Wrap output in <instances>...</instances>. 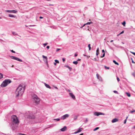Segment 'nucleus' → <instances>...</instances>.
I'll list each match as a JSON object with an SVG mask.
<instances>
[{
  "label": "nucleus",
  "instance_id": "obj_62",
  "mask_svg": "<svg viewBox=\"0 0 135 135\" xmlns=\"http://www.w3.org/2000/svg\"><path fill=\"white\" fill-rule=\"evenodd\" d=\"M39 122V121H36V123H38V122Z\"/></svg>",
  "mask_w": 135,
  "mask_h": 135
},
{
  "label": "nucleus",
  "instance_id": "obj_55",
  "mask_svg": "<svg viewBox=\"0 0 135 135\" xmlns=\"http://www.w3.org/2000/svg\"><path fill=\"white\" fill-rule=\"evenodd\" d=\"M54 65H56V63L55 62H54Z\"/></svg>",
  "mask_w": 135,
  "mask_h": 135
},
{
  "label": "nucleus",
  "instance_id": "obj_52",
  "mask_svg": "<svg viewBox=\"0 0 135 135\" xmlns=\"http://www.w3.org/2000/svg\"><path fill=\"white\" fill-rule=\"evenodd\" d=\"M39 18H40V19H42V18H43V17H42V16H40V17H39Z\"/></svg>",
  "mask_w": 135,
  "mask_h": 135
},
{
  "label": "nucleus",
  "instance_id": "obj_11",
  "mask_svg": "<svg viewBox=\"0 0 135 135\" xmlns=\"http://www.w3.org/2000/svg\"><path fill=\"white\" fill-rule=\"evenodd\" d=\"M17 126L16 124L13 123L12 125V128L13 130H14L16 129Z\"/></svg>",
  "mask_w": 135,
  "mask_h": 135
},
{
  "label": "nucleus",
  "instance_id": "obj_28",
  "mask_svg": "<svg viewBox=\"0 0 135 135\" xmlns=\"http://www.w3.org/2000/svg\"><path fill=\"white\" fill-rule=\"evenodd\" d=\"M104 67L106 69H109V67H107L106 66H104Z\"/></svg>",
  "mask_w": 135,
  "mask_h": 135
},
{
  "label": "nucleus",
  "instance_id": "obj_25",
  "mask_svg": "<svg viewBox=\"0 0 135 135\" xmlns=\"http://www.w3.org/2000/svg\"><path fill=\"white\" fill-rule=\"evenodd\" d=\"M16 60H17L18 61H20V62L22 61V60L21 59L17 57Z\"/></svg>",
  "mask_w": 135,
  "mask_h": 135
},
{
  "label": "nucleus",
  "instance_id": "obj_6",
  "mask_svg": "<svg viewBox=\"0 0 135 135\" xmlns=\"http://www.w3.org/2000/svg\"><path fill=\"white\" fill-rule=\"evenodd\" d=\"M69 116V115L68 114H65L62 116L61 118V119H62L63 120H64L65 119H66V118L68 117Z\"/></svg>",
  "mask_w": 135,
  "mask_h": 135
},
{
  "label": "nucleus",
  "instance_id": "obj_17",
  "mask_svg": "<svg viewBox=\"0 0 135 135\" xmlns=\"http://www.w3.org/2000/svg\"><path fill=\"white\" fill-rule=\"evenodd\" d=\"M93 23V22H88L86 24H84L82 27L84 26H85V25H89L91 23Z\"/></svg>",
  "mask_w": 135,
  "mask_h": 135
},
{
  "label": "nucleus",
  "instance_id": "obj_21",
  "mask_svg": "<svg viewBox=\"0 0 135 135\" xmlns=\"http://www.w3.org/2000/svg\"><path fill=\"white\" fill-rule=\"evenodd\" d=\"M17 57H16L15 56H11V58L12 59H14V60H16V59Z\"/></svg>",
  "mask_w": 135,
  "mask_h": 135
},
{
  "label": "nucleus",
  "instance_id": "obj_13",
  "mask_svg": "<svg viewBox=\"0 0 135 135\" xmlns=\"http://www.w3.org/2000/svg\"><path fill=\"white\" fill-rule=\"evenodd\" d=\"M118 121V119L116 118L113 119L112 121V123H114L117 122Z\"/></svg>",
  "mask_w": 135,
  "mask_h": 135
},
{
  "label": "nucleus",
  "instance_id": "obj_14",
  "mask_svg": "<svg viewBox=\"0 0 135 135\" xmlns=\"http://www.w3.org/2000/svg\"><path fill=\"white\" fill-rule=\"evenodd\" d=\"M66 126H65L63 128H62L61 129V131L63 132L64 131L66 130Z\"/></svg>",
  "mask_w": 135,
  "mask_h": 135
},
{
  "label": "nucleus",
  "instance_id": "obj_58",
  "mask_svg": "<svg viewBox=\"0 0 135 135\" xmlns=\"http://www.w3.org/2000/svg\"><path fill=\"white\" fill-rule=\"evenodd\" d=\"M113 40H111L110 41V42H113Z\"/></svg>",
  "mask_w": 135,
  "mask_h": 135
},
{
  "label": "nucleus",
  "instance_id": "obj_24",
  "mask_svg": "<svg viewBox=\"0 0 135 135\" xmlns=\"http://www.w3.org/2000/svg\"><path fill=\"white\" fill-rule=\"evenodd\" d=\"M113 62L116 65H119V64L115 60H113Z\"/></svg>",
  "mask_w": 135,
  "mask_h": 135
},
{
  "label": "nucleus",
  "instance_id": "obj_36",
  "mask_svg": "<svg viewBox=\"0 0 135 135\" xmlns=\"http://www.w3.org/2000/svg\"><path fill=\"white\" fill-rule=\"evenodd\" d=\"M131 59L132 60V63H135V62H134L133 60V59L132 58H131Z\"/></svg>",
  "mask_w": 135,
  "mask_h": 135
},
{
  "label": "nucleus",
  "instance_id": "obj_57",
  "mask_svg": "<svg viewBox=\"0 0 135 135\" xmlns=\"http://www.w3.org/2000/svg\"><path fill=\"white\" fill-rule=\"evenodd\" d=\"M1 135H6L2 133L1 134Z\"/></svg>",
  "mask_w": 135,
  "mask_h": 135
},
{
  "label": "nucleus",
  "instance_id": "obj_29",
  "mask_svg": "<svg viewBox=\"0 0 135 135\" xmlns=\"http://www.w3.org/2000/svg\"><path fill=\"white\" fill-rule=\"evenodd\" d=\"M73 63L75 64L76 65L78 63V62L77 61H74L73 62Z\"/></svg>",
  "mask_w": 135,
  "mask_h": 135
},
{
  "label": "nucleus",
  "instance_id": "obj_34",
  "mask_svg": "<svg viewBox=\"0 0 135 135\" xmlns=\"http://www.w3.org/2000/svg\"><path fill=\"white\" fill-rule=\"evenodd\" d=\"M55 62H56V63H59V61L57 60H55Z\"/></svg>",
  "mask_w": 135,
  "mask_h": 135
},
{
  "label": "nucleus",
  "instance_id": "obj_4",
  "mask_svg": "<svg viewBox=\"0 0 135 135\" xmlns=\"http://www.w3.org/2000/svg\"><path fill=\"white\" fill-rule=\"evenodd\" d=\"M11 120L15 124L19 122L18 118L16 115H13L11 117Z\"/></svg>",
  "mask_w": 135,
  "mask_h": 135
},
{
  "label": "nucleus",
  "instance_id": "obj_10",
  "mask_svg": "<svg viewBox=\"0 0 135 135\" xmlns=\"http://www.w3.org/2000/svg\"><path fill=\"white\" fill-rule=\"evenodd\" d=\"M94 114L97 116H98L100 115H104L105 114L101 112H96L94 113Z\"/></svg>",
  "mask_w": 135,
  "mask_h": 135
},
{
  "label": "nucleus",
  "instance_id": "obj_3",
  "mask_svg": "<svg viewBox=\"0 0 135 135\" xmlns=\"http://www.w3.org/2000/svg\"><path fill=\"white\" fill-rule=\"evenodd\" d=\"M11 82V80L9 79H6L1 84V86L2 87H6Z\"/></svg>",
  "mask_w": 135,
  "mask_h": 135
},
{
  "label": "nucleus",
  "instance_id": "obj_51",
  "mask_svg": "<svg viewBox=\"0 0 135 135\" xmlns=\"http://www.w3.org/2000/svg\"><path fill=\"white\" fill-rule=\"evenodd\" d=\"M54 88L56 89H58V88H57V87L56 86H54Z\"/></svg>",
  "mask_w": 135,
  "mask_h": 135
},
{
  "label": "nucleus",
  "instance_id": "obj_60",
  "mask_svg": "<svg viewBox=\"0 0 135 135\" xmlns=\"http://www.w3.org/2000/svg\"><path fill=\"white\" fill-rule=\"evenodd\" d=\"M84 56H86V55L85 54H84L83 55Z\"/></svg>",
  "mask_w": 135,
  "mask_h": 135
},
{
  "label": "nucleus",
  "instance_id": "obj_20",
  "mask_svg": "<svg viewBox=\"0 0 135 135\" xmlns=\"http://www.w3.org/2000/svg\"><path fill=\"white\" fill-rule=\"evenodd\" d=\"M17 57H16L15 56H11V58L12 59H14V60H16V59Z\"/></svg>",
  "mask_w": 135,
  "mask_h": 135
},
{
  "label": "nucleus",
  "instance_id": "obj_56",
  "mask_svg": "<svg viewBox=\"0 0 135 135\" xmlns=\"http://www.w3.org/2000/svg\"><path fill=\"white\" fill-rule=\"evenodd\" d=\"M67 91H68V92H70V90L69 89H68L67 90Z\"/></svg>",
  "mask_w": 135,
  "mask_h": 135
},
{
  "label": "nucleus",
  "instance_id": "obj_18",
  "mask_svg": "<svg viewBox=\"0 0 135 135\" xmlns=\"http://www.w3.org/2000/svg\"><path fill=\"white\" fill-rule=\"evenodd\" d=\"M64 66H65V67L68 68L70 71L72 69V68H71L69 66H68L66 65H65Z\"/></svg>",
  "mask_w": 135,
  "mask_h": 135
},
{
  "label": "nucleus",
  "instance_id": "obj_40",
  "mask_svg": "<svg viewBox=\"0 0 135 135\" xmlns=\"http://www.w3.org/2000/svg\"><path fill=\"white\" fill-rule=\"evenodd\" d=\"M105 53H104L103 54V55L101 57H104L105 56Z\"/></svg>",
  "mask_w": 135,
  "mask_h": 135
},
{
  "label": "nucleus",
  "instance_id": "obj_5",
  "mask_svg": "<svg viewBox=\"0 0 135 135\" xmlns=\"http://www.w3.org/2000/svg\"><path fill=\"white\" fill-rule=\"evenodd\" d=\"M33 99L35 101L36 103H38L40 102V99L36 95H33Z\"/></svg>",
  "mask_w": 135,
  "mask_h": 135
},
{
  "label": "nucleus",
  "instance_id": "obj_26",
  "mask_svg": "<svg viewBox=\"0 0 135 135\" xmlns=\"http://www.w3.org/2000/svg\"><path fill=\"white\" fill-rule=\"evenodd\" d=\"M126 93L127 95V96L128 97H130L131 96V94L130 93H129L126 92Z\"/></svg>",
  "mask_w": 135,
  "mask_h": 135
},
{
  "label": "nucleus",
  "instance_id": "obj_33",
  "mask_svg": "<svg viewBox=\"0 0 135 135\" xmlns=\"http://www.w3.org/2000/svg\"><path fill=\"white\" fill-rule=\"evenodd\" d=\"M99 128V127H97L93 129V131H95L97 130V129H98Z\"/></svg>",
  "mask_w": 135,
  "mask_h": 135
},
{
  "label": "nucleus",
  "instance_id": "obj_8",
  "mask_svg": "<svg viewBox=\"0 0 135 135\" xmlns=\"http://www.w3.org/2000/svg\"><path fill=\"white\" fill-rule=\"evenodd\" d=\"M83 130V128H78L77 131L75 132L74 134H76L78 133H79L81 132Z\"/></svg>",
  "mask_w": 135,
  "mask_h": 135
},
{
  "label": "nucleus",
  "instance_id": "obj_27",
  "mask_svg": "<svg viewBox=\"0 0 135 135\" xmlns=\"http://www.w3.org/2000/svg\"><path fill=\"white\" fill-rule=\"evenodd\" d=\"M3 74L1 73H0V79L3 78Z\"/></svg>",
  "mask_w": 135,
  "mask_h": 135
},
{
  "label": "nucleus",
  "instance_id": "obj_50",
  "mask_svg": "<svg viewBox=\"0 0 135 135\" xmlns=\"http://www.w3.org/2000/svg\"><path fill=\"white\" fill-rule=\"evenodd\" d=\"M78 55L77 54H75V55H74V57H76Z\"/></svg>",
  "mask_w": 135,
  "mask_h": 135
},
{
  "label": "nucleus",
  "instance_id": "obj_53",
  "mask_svg": "<svg viewBox=\"0 0 135 135\" xmlns=\"http://www.w3.org/2000/svg\"><path fill=\"white\" fill-rule=\"evenodd\" d=\"M102 52L104 53V50H102Z\"/></svg>",
  "mask_w": 135,
  "mask_h": 135
},
{
  "label": "nucleus",
  "instance_id": "obj_48",
  "mask_svg": "<svg viewBox=\"0 0 135 135\" xmlns=\"http://www.w3.org/2000/svg\"><path fill=\"white\" fill-rule=\"evenodd\" d=\"M62 61L63 62H64L65 61V58H63L62 59Z\"/></svg>",
  "mask_w": 135,
  "mask_h": 135
},
{
  "label": "nucleus",
  "instance_id": "obj_44",
  "mask_svg": "<svg viewBox=\"0 0 135 135\" xmlns=\"http://www.w3.org/2000/svg\"><path fill=\"white\" fill-rule=\"evenodd\" d=\"M135 112V110H132V111H130V112L131 113H132Z\"/></svg>",
  "mask_w": 135,
  "mask_h": 135
},
{
  "label": "nucleus",
  "instance_id": "obj_22",
  "mask_svg": "<svg viewBox=\"0 0 135 135\" xmlns=\"http://www.w3.org/2000/svg\"><path fill=\"white\" fill-rule=\"evenodd\" d=\"M9 16L11 17H13V18H15L16 17V16L11 14H9Z\"/></svg>",
  "mask_w": 135,
  "mask_h": 135
},
{
  "label": "nucleus",
  "instance_id": "obj_46",
  "mask_svg": "<svg viewBox=\"0 0 135 135\" xmlns=\"http://www.w3.org/2000/svg\"><path fill=\"white\" fill-rule=\"evenodd\" d=\"M124 32V31H122L119 34H121L123 33Z\"/></svg>",
  "mask_w": 135,
  "mask_h": 135
},
{
  "label": "nucleus",
  "instance_id": "obj_9",
  "mask_svg": "<svg viewBox=\"0 0 135 135\" xmlns=\"http://www.w3.org/2000/svg\"><path fill=\"white\" fill-rule=\"evenodd\" d=\"M96 76L97 78L101 81H102L103 80L101 77L100 76L98 73L96 74Z\"/></svg>",
  "mask_w": 135,
  "mask_h": 135
},
{
  "label": "nucleus",
  "instance_id": "obj_54",
  "mask_svg": "<svg viewBox=\"0 0 135 135\" xmlns=\"http://www.w3.org/2000/svg\"><path fill=\"white\" fill-rule=\"evenodd\" d=\"M94 60L95 61H97L96 59V58H94Z\"/></svg>",
  "mask_w": 135,
  "mask_h": 135
},
{
  "label": "nucleus",
  "instance_id": "obj_47",
  "mask_svg": "<svg viewBox=\"0 0 135 135\" xmlns=\"http://www.w3.org/2000/svg\"><path fill=\"white\" fill-rule=\"evenodd\" d=\"M11 51L13 53H15V52L13 50H11Z\"/></svg>",
  "mask_w": 135,
  "mask_h": 135
},
{
  "label": "nucleus",
  "instance_id": "obj_59",
  "mask_svg": "<svg viewBox=\"0 0 135 135\" xmlns=\"http://www.w3.org/2000/svg\"><path fill=\"white\" fill-rule=\"evenodd\" d=\"M134 128V129H135V126H133V128Z\"/></svg>",
  "mask_w": 135,
  "mask_h": 135
},
{
  "label": "nucleus",
  "instance_id": "obj_45",
  "mask_svg": "<svg viewBox=\"0 0 135 135\" xmlns=\"http://www.w3.org/2000/svg\"><path fill=\"white\" fill-rule=\"evenodd\" d=\"M60 50V49H56V51H59V50Z\"/></svg>",
  "mask_w": 135,
  "mask_h": 135
},
{
  "label": "nucleus",
  "instance_id": "obj_31",
  "mask_svg": "<svg viewBox=\"0 0 135 135\" xmlns=\"http://www.w3.org/2000/svg\"><path fill=\"white\" fill-rule=\"evenodd\" d=\"M90 46V44H88V47L89 48V50H91V47Z\"/></svg>",
  "mask_w": 135,
  "mask_h": 135
},
{
  "label": "nucleus",
  "instance_id": "obj_41",
  "mask_svg": "<svg viewBox=\"0 0 135 135\" xmlns=\"http://www.w3.org/2000/svg\"><path fill=\"white\" fill-rule=\"evenodd\" d=\"M117 79L118 81H120V79L118 77H117Z\"/></svg>",
  "mask_w": 135,
  "mask_h": 135
},
{
  "label": "nucleus",
  "instance_id": "obj_16",
  "mask_svg": "<svg viewBox=\"0 0 135 135\" xmlns=\"http://www.w3.org/2000/svg\"><path fill=\"white\" fill-rule=\"evenodd\" d=\"M44 84L46 87H47V88L49 89L51 88V87L50 86V85H49L46 83H45Z\"/></svg>",
  "mask_w": 135,
  "mask_h": 135
},
{
  "label": "nucleus",
  "instance_id": "obj_32",
  "mask_svg": "<svg viewBox=\"0 0 135 135\" xmlns=\"http://www.w3.org/2000/svg\"><path fill=\"white\" fill-rule=\"evenodd\" d=\"M125 24L126 22L125 21H123V22L122 23V24L124 26H125Z\"/></svg>",
  "mask_w": 135,
  "mask_h": 135
},
{
  "label": "nucleus",
  "instance_id": "obj_49",
  "mask_svg": "<svg viewBox=\"0 0 135 135\" xmlns=\"http://www.w3.org/2000/svg\"><path fill=\"white\" fill-rule=\"evenodd\" d=\"M46 48H47V49H49L50 48V46H47V47H46Z\"/></svg>",
  "mask_w": 135,
  "mask_h": 135
},
{
  "label": "nucleus",
  "instance_id": "obj_1",
  "mask_svg": "<svg viewBox=\"0 0 135 135\" xmlns=\"http://www.w3.org/2000/svg\"><path fill=\"white\" fill-rule=\"evenodd\" d=\"M25 86L23 85L20 84L17 88L15 92L16 97L21 96L25 90Z\"/></svg>",
  "mask_w": 135,
  "mask_h": 135
},
{
  "label": "nucleus",
  "instance_id": "obj_15",
  "mask_svg": "<svg viewBox=\"0 0 135 135\" xmlns=\"http://www.w3.org/2000/svg\"><path fill=\"white\" fill-rule=\"evenodd\" d=\"M42 57L43 58H45L46 59L45 61V62L47 64V57L45 56L44 55L42 56Z\"/></svg>",
  "mask_w": 135,
  "mask_h": 135
},
{
  "label": "nucleus",
  "instance_id": "obj_37",
  "mask_svg": "<svg viewBox=\"0 0 135 135\" xmlns=\"http://www.w3.org/2000/svg\"><path fill=\"white\" fill-rule=\"evenodd\" d=\"M47 44H48L47 43H46L44 44H43V45H44V47H45V46L46 45H47Z\"/></svg>",
  "mask_w": 135,
  "mask_h": 135
},
{
  "label": "nucleus",
  "instance_id": "obj_39",
  "mask_svg": "<svg viewBox=\"0 0 135 135\" xmlns=\"http://www.w3.org/2000/svg\"><path fill=\"white\" fill-rule=\"evenodd\" d=\"M130 52L135 56V52L130 51Z\"/></svg>",
  "mask_w": 135,
  "mask_h": 135
},
{
  "label": "nucleus",
  "instance_id": "obj_42",
  "mask_svg": "<svg viewBox=\"0 0 135 135\" xmlns=\"http://www.w3.org/2000/svg\"><path fill=\"white\" fill-rule=\"evenodd\" d=\"M126 121H127V119H125V120H124V124L126 123Z\"/></svg>",
  "mask_w": 135,
  "mask_h": 135
},
{
  "label": "nucleus",
  "instance_id": "obj_61",
  "mask_svg": "<svg viewBox=\"0 0 135 135\" xmlns=\"http://www.w3.org/2000/svg\"><path fill=\"white\" fill-rule=\"evenodd\" d=\"M88 58V57H90V56H86Z\"/></svg>",
  "mask_w": 135,
  "mask_h": 135
},
{
  "label": "nucleus",
  "instance_id": "obj_38",
  "mask_svg": "<svg viewBox=\"0 0 135 135\" xmlns=\"http://www.w3.org/2000/svg\"><path fill=\"white\" fill-rule=\"evenodd\" d=\"M18 134H19V135H26L25 134H22V133H19Z\"/></svg>",
  "mask_w": 135,
  "mask_h": 135
},
{
  "label": "nucleus",
  "instance_id": "obj_7",
  "mask_svg": "<svg viewBox=\"0 0 135 135\" xmlns=\"http://www.w3.org/2000/svg\"><path fill=\"white\" fill-rule=\"evenodd\" d=\"M6 11L8 13H16L17 12V11L15 10H6Z\"/></svg>",
  "mask_w": 135,
  "mask_h": 135
},
{
  "label": "nucleus",
  "instance_id": "obj_30",
  "mask_svg": "<svg viewBox=\"0 0 135 135\" xmlns=\"http://www.w3.org/2000/svg\"><path fill=\"white\" fill-rule=\"evenodd\" d=\"M132 75L135 77V71H134L132 73Z\"/></svg>",
  "mask_w": 135,
  "mask_h": 135
},
{
  "label": "nucleus",
  "instance_id": "obj_2",
  "mask_svg": "<svg viewBox=\"0 0 135 135\" xmlns=\"http://www.w3.org/2000/svg\"><path fill=\"white\" fill-rule=\"evenodd\" d=\"M25 116L27 118L33 119L35 118V116L33 114V113L31 112H28L25 114Z\"/></svg>",
  "mask_w": 135,
  "mask_h": 135
},
{
  "label": "nucleus",
  "instance_id": "obj_64",
  "mask_svg": "<svg viewBox=\"0 0 135 135\" xmlns=\"http://www.w3.org/2000/svg\"><path fill=\"white\" fill-rule=\"evenodd\" d=\"M122 43L123 44H124V43L123 42H122Z\"/></svg>",
  "mask_w": 135,
  "mask_h": 135
},
{
  "label": "nucleus",
  "instance_id": "obj_63",
  "mask_svg": "<svg viewBox=\"0 0 135 135\" xmlns=\"http://www.w3.org/2000/svg\"><path fill=\"white\" fill-rule=\"evenodd\" d=\"M120 35V34H118V35H117V36H119V35Z\"/></svg>",
  "mask_w": 135,
  "mask_h": 135
},
{
  "label": "nucleus",
  "instance_id": "obj_23",
  "mask_svg": "<svg viewBox=\"0 0 135 135\" xmlns=\"http://www.w3.org/2000/svg\"><path fill=\"white\" fill-rule=\"evenodd\" d=\"M12 33L14 35L16 36L18 35V34L15 32L13 31L12 32Z\"/></svg>",
  "mask_w": 135,
  "mask_h": 135
},
{
  "label": "nucleus",
  "instance_id": "obj_35",
  "mask_svg": "<svg viewBox=\"0 0 135 135\" xmlns=\"http://www.w3.org/2000/svg\"><path fill=\"white\" fill-rule=\"evenodd\" d=\"M54 120H56L57 121H59L60 120V119L59 118H56V119H54Z\"/></svg>",
  "mask_w": 135,
  "mask_h": 135
},
{
  "label": "nucleus",
  "instance_id": "obj_43",
  "mask_svg": "<svg viewBox=\"0 0 135 135\" xmlns=\"http://www.w3.org/2000/svg\"><path fill=\"white\" fill-rule=\"evenodd\" d=\"M115 93H118V92L116 90H114L113 91Z\"/></svg>",
  "mask_w": 135,
  "mask_h": 135
},
{
  "label": "nucleus",
  "instance_id": "obj_12",
  "mask_svg": "<svg viewBox=\"0 0 135 135\" xmlns=\"http://www.w3.org/2000/svg\"><path fill=\"white\" fill-rule=\"evenodd\" d=\"M70 96L74 99H75V96L72 93H69Z\"/></svg>",
  "mask_w": 135,
  "mask_h": 135
},
{
  "label": "nucleus",
  "instance_id": "obj_19",
  "mask_svg": "<svg viewBox=\"0 0 135 135\" xmlns=\"http://www.w3.org/2000/svg\"><path fill=\"white\" fill-rule=\"evenodd\" d=\"M99 48H98L96 50V56H97L99 54Z\"/></svg>",
  "mask_w": 135,
  "mask_h": 135
}]
</instances>
